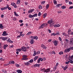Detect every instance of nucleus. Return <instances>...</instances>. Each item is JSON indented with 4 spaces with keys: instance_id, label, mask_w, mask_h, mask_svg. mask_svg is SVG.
Wrapping results in <instances>:
<instances>
[{
    "instance_id": "nucleus-1",
    "label": "nucleus",
    "mask_w": 73,
    "mask_h": 73,
    "mask_svg": "<svg viewBox=\"0 0 73 73\" xmlns=\"http://www.w3.org/2000/svg\"><path fill=\"white\" fill-rule=\"evenodd\" d=\"M50 70L49 68L45 70V68H43L41 69V71H42V72H44V73L46 72V73H48V72H50Z\"/></svg>"
},
{
    "instance_id": "nucleus-2",
    "label": "nucleus",
    "mask_w": 73,
    "mask_h": 73,
    "mask_svg": "<svg viewBox=\"0 0 73 73\" xmlns=\"http://www.w3.org/2000/svg\"><path fill=\"white\" fill-rule=\"evenodd\" d=\"M22 57L23 58L22 59V60H27L28 59L27 58L28 56L26 55H23Z\"/></svg>"
},
{
    "instance_id": "nucleus-3",
    "label": "nucleus",
    "mask_w": 73,
    "mask_h": 73,
    "mask_svg": "<svg viewBox=\"0 0 73 73\" xmlns=\"http://www.w3.org/2000/svg\"><path fill=\"white\" fill-rule=\"evenodd\" d=\"M21 50H22L23 51L25 52V51H27V48L24 46L22 47L21 48Z\"/></svg>"
},
{
    "instance_id": "nucleus-4",
    "label": "nucleus",
    "mask_w": 73,
    "mask_h": 73,
    "mask_svg": "<svg viewBox=\"0 0 73 73\" xmlns=\"http://www.w3.org/2000/svg\"><path fill=\"white\" fill-rule=\"evenodd\" d=\"M53 43L54 44L55 46H57L58 44V42L56 40L53 41Z\"/></svg>"
},
{
    "instance_id": "nucleus-5",
    "label": "nucleus",
    "mask_w": 73,
    "mask_h": 73,
    "mask_svg": "<svg viewBox=\"0 0 73 73\" xmlns=\"http://www.w3.org/2000/svg\"><path fill=\"white\" fill-rule=\"evenodd\" d=\"M7 8H8V5H7L6 7H5L4 8H1V9L2 11H3V10H4V9H7Z\"/></svg>"
},
{
    "instance_id": "nucleus-6",
    "label": "nucleus",
    "mask_w": 73,
    "mask_h": 73,
    "mask_svg": "<svg viewBox=\"0 0 73 73\" xmlns=\"http://www.w3.org/2000/svg\"><path fill=\"white\" fill-rule=\"evenodd\" d=\"M41 64H36L34 65V66H37V67H40V66Z\"/></svg>"
},
{
    "instance_id": "nucleus-7",
    "label": "nucleus",
    "mask_w": 73,
    "mask_h": 73,
    "mask_svg": "<svg viewBox=\"0 0 73 73\" xmlns=\"http://www.w3.org/2000/svg\"><path fill=\"white\" fill-rule=\"evenodd\" d=\"M34 9H31L30 10H29L28 12L29 13H32L33 11H34Z\"/></svg>"
},
{
    "instance_id": "nucleus-8",
    "label": "nucleus",
    "mask_w": 73,
    "mask_h": 73,
    "mask_svg": "<svg viewBox=\"0 0 73 73\" xmlns=\"http://www.w3.org/2000/svg\"><path fill=\"white\" fill-rule=\"evenodd\" d=\"M0 39H2V40L5 41V40H7V38L1 37H0Z\"/></svg>"
},
{
    "instance_id": "nucleus-9",
    "label": "nucleus",
    "mask_w": 73,
    "mask_h": 73,
    "mask_svg": "<svg viewBox=\"0 0 73 73\" xmlns=\"http://www.w3.org/2000/svg\"><path fill=\"white\" fill-rule=\"evenodd\" d=\"M8 44H6L4 45L3 46V48L4 49H6L7 47H8Z\"/></svg>"
},
{
    "instance_id": "nucleus-10",
    "label": "nucleus",
    "mask_w": 73,
    "mask_h": 73,
    "mask_svg": "<svg viewBox=\"0 0 73 73\" xmlns=\"http://www.w3.org/2000/svg\"><path fill=\"white\" fill-rule=\"evenodd\" d=\"M41 47H42V48L43 49H46V47L45 45L44 44H42L41 45Z\"/></svg>"
},
{
    "instance_id": "nucleus-11",
    "label": "nucleus",
    "mask_w": 73,
    "mask_h": 73,
    "mask_svg": "<svg viewBox=\"0 0 73 73\" xmlns=\"http://www.w3.org/2000/svg\"><path fill=\"white\" fill-rule=\"evenodd\" d=\"M48 25V23H43L41 25V26L42 27H45L46 25Z\"/></svg>"
},
{
    "instance_id": "nucleus-12",
    "label": "nucleus",
    "mask_w": 73,
    "mask_h": 73,
    "mask_svg": "<svg viewBox=\"0 0 73 73\" xmlns=\"http://www.w3.org/2000/svg\"><path fill=\"white\" fill-rule=\"evenodd\" d=\"M17 73H22V72H23L22 71H21V70H18L17 71Z\"/></svg>"
},
{
    "instance_id": "nucleus-13",
    "label": "nucleus",
    "mask_w": 73,
    "mask_h": 73,
    "mask_svg": "<svg viewBox=\"0 0 73 73\" xmlns=\"http://www.w3.org/2000/svg\"><path fill=\"white\" fill-rule=\"evenodd\" d=\"M68 60L69 61H72L73 60V59H72V57L70 56L68 57Z\"/></svg>"
},
{
    "instance_id": "nucleus-14",
    "label": "nucleus",
    "mask_w": 73,
    "mask_h": 73,
    "mask_svg": "<svg viewBox=\"0 0 73 73\" xmlns=\"http://www.w3.org/2000/svg\"><path fill=\"white\" fill-rule=\"evenodd\" d=\"M33 41H34L33 40V39H31L30 42L31 44H33Z\"/></svg>"
},
{
    "instance_id": "nucleus-15",
    "label": "nucleus",
    "mask_w": 73,
    "mask_h": 73,
    "mask_svg": "<svg viewBox=\"0 0 73 73\" xmlns=\"http://www.w3.org/2000/svg\"><path fill=\"white\" fill-rule=\"evenodd\" d=\"M7 41H9L10 43H13V41H12L11 40L10 38H9L8 40H7Z\"/></svg>"
},
{
    "instance_id": "nucleus-16",
    "label": "nucleus",
    "mask_w": 73,
    "mask_h": 73,
    "mask_svg": "<svg viewBox=\"0 0 73 73\" xmlns=\"http://www.w3.org/2000/svg\"><path fill=\"white\" fill-rule=\"evenodd\" d=\"M3 28H4V27H3V25L2 24H0V29H3Z\"/></svg>"
},
{
    "instance_id": "nucleus-17",
    "label": "nucleus",
    "mask_w": 73,
    "mask_h": 73,
    "mask_svg": "<svg viewBox=\"0 0 73 73\" xmlns=\"http://www.w3.org/2000/svg\"><path fill=\"white\" fill-rule=\"evenodd\" d=\"M38 58V56H35L34 58V61H36Z\"/></svg>"
},
{
    "instance_id": "nucleus-18",
    "label": "nucleus",
    "mask_w": 73,
    "mask_h": 73,
    "mask_svg": "<svg viewBox=\"0 0 73 73\" xmlns=\"http://www.w3.org/2000/svg\"><path fill=\"white\" fill-rule=\"evenodd\" d=\"M46 15H47L46 13H44L43 16V18H45L46 16Z\"/></svg>"
},
{
    "instance_id": "nucleus-19",
    "label": "nucleus",
    "mask_w": 73,
    "mask_h": 73,
    "mask_svg": "<svg viewBox=\"0 0 73 73\" xmlns=\"http://www.w3.org/2000/svg\"><path fill=\"white\" fill-rule=\"evenodd\" d=\"M48 24H51L53 23V21L51 20V21H48Z\"/></svg>"
},
{
    "instance_id": "nucleus-20",
    "label": "nucleus",
    "mask_w": 73,
    "mask_h": 73,
    "mask_svg": "<svg viewBox=\"0 0 73 73\" xmlns=\"http://www.w3.org/2000/svg\"><path fill=\"white\" fill-rule=\"evenodd\" d=\"M14 13L15 16H19V15L17 13H16V12L15 11L14 12Z\"/></svg>"
},
{
    "instance_id": "nucleus-21",
    "label": "nucleus",
    "mask_w": 73,
    "mask_h": 73,
    "mask_svg": "<svg viewBox=\"0 0 73 73\" xmlns=\"http://www.w3.org/2000/svg\"><path fill=\"white\" fill-rule=\"evenodd\" d=\"M30 63L28 62H27V63H25V65H29Z\"/></svg>"
},
{
    "instance_id": "nucleus-22",
    "label": "nucleus",
    "mask_w": 73,
    "mask_h": 73,
    "mask_svg": "<svg viewBox=\"0 0 73 73\" xmlns=\"http://www.w3.org/2000/svg\"><path fill=\"white\" fill-rule=\"evenodd\" d=\"M59 54L60 55H61V54H64V53L63 51H60L59 53Z\"/></svg>"
},
{
    "instance_id": "nucleus-23",
    "label": "nucleus",
    "mask_w": 73,
    "mask_h": 73,
    "mask_svg": "<svg viewBox=\"0 0 73 73\" xmlns=\"http://www.w3.org/2000/svg\"><path fill=\"white\" fill-rule=\"evenodd\" d=\"M57 66H55V67H54V68H53V71H55V70H56L57 69Z\"/></svg>"
},
{
    "instance_id": "nucleus-24",
    "label": "nucleus",
    "mask_w": 73,
    "mask_h": 73,
    "mask_svg": "<svg viewBox=\"0 0 73 73\" xmlns=\"http://www.w3.org/2000/svg\"><path fill=\"white\" fill-rule=\"evenodd\" d=\"M16 51H18V52H21V49L20 48H18L16 49Z\"/></svg>"
},
{
    "instance_id": "nucleus-25",
    "label": "nucleus",
    "mask_w": 73,
    "mask_h": 73,
    "mask_svg": "<svg viewBox=\"0 0 73 73\" xmlns=\"http://www.w3.org/2000/svg\"><path fill=\"white\" fill-rule=\"evenodd\" d=\"M67 68H68V66H65V67H64V70H66V69H67Z\"/></svg>"
},
{
    "instance_id": "nucleus-26",
    "label": "nucleus",
    "mask_w": 73,
    "mask_h": 73,
    "mask_svg": "<svg viewBox=\"0 0 73 73\" xmlns=\"http://www.w3.org/2000/svg\"><path fill=\"white\" fill-rule=\"evenodd\" d=\"M66 49H67V52H70V50H71L70 48H68Z\"/></svg>"
},
{
    "instance_id": "nucleus-27",
    "label": "nucleus",
    "mask_w": 73,
    "mask_h": 73,
    "mask_svg": "<svg viewBox=\"0 0 73 73\" xmlns=\"http://www.w3.org/2000/svg\"><path fill=\"white\" fill-rule=\"evenodd\" d=\"M36 55V51H35L34 52V54H33V56H35Z\"/></svg>"
},
{
    "instance_id": "nucleus-28",
    "label": "nucleus",
    "mask_w": 73,
    "mask_h": 73,
    "mask_svg": "<svg viewBox=\"0 0 73 73\" xmlns=\"http://www.w3.org/2000/svg\"><path fill=\"white\" fill-rule=\"evenodd\" d=\"M61 7L62 9H65V8H66V6H61Z\"/></svg>"
},
{
    "instance_id": "nucleus-29",
    "label": "nucleus",
    "mask_w": 73,
    "mask_h": 73,
    "mask_svg": "<svg viewBox=\"0 0 73 73\" xmlns=\"http://www.w3.org/2000/svg\"><path fill=\"white\" fill-rule=\"evenodd\" d=\"M5 33H6V31L3 32V34H2V36H5Z\"/></svg>"
},
{
    "instance_id": "nucleus-30",
    "label": "nucleus",
    "mask_w": 73,
    "mask_h": 73,
    "mask_svg": "<svg viewBox=\"0 0 73 73\" xmlns=\"http://www.w3.org/2000/svg\"><path fill=\"white\" fill-rule=\"evenodd\" d=\"M33 17H37V14L35 13L34 15H33Z\"/></svg>"
},
{
    "instance_id": "nucleus-31",
    "label": "nucleus",
    "mask_w": 73,
    "mask_h": 73,
    "mask_svg": "<svg viewBox=\"0 0 73 73\" xmlns=\"http://www.w3.org/2000/svg\"><path fill=\"white\" fill-rule=\"evenodd\" d=\"M29 17L30 18H32L33 17V15H32L31 14H30L29 15Z\"/></svg>"
},
{
    "instance_id": "nucleus-32",
    "label": "nucleus",
    "mask_w": 73,
    "mask_h": 73,
    "mask_svg": "<svg viewBox=\"0 0 73 73\" xmlns=\"http://www.w3.org/2000/svg\"><path fill=\"white\" fill-rule=\"evenodd\" d=\"M41 60V58H39L37 61V63H40V60Z\"/></svg>"
},
{
    "instance_id": "nucleus-33",
    "label": "nucleus",
    "mask_w": 73,
    "mask_h": 73,
    "mask_svg": "<svg viewBox=\"0 0 73 73\" xmlns=\"http://www.w3.org/2000/svg\"><path fill=\"white\" fill-rule=\"evenodd\" d=\"M2 72L3 73H7V71H5V70H3Z\"/></svg>"
},
{
    "instance_id": "nucleus-34",
    "label": "nucleus",
    "mask_w": 73,
    "mask_h": 73,
    "mask_svg": "<svg viewBox=\"0 0 73 73\" xmlns=\"http://www.w3.org/2000/svg\"><path fill=\"white\" fill-rule=\"evenodd\" d=\"M7 5V8H8L9 10H11V8L9 7V5Z\"/></svg>"
},
{
    "instance_id": "nucleus-35",
    "label": "nucleus",
    "mask_w": 73,
    "mask_h": 73,
    "mask_svg": "<svg viewBox=\"0 0 73 73\" xmlns=\"http://www.w3.org/2000/svg\"><path fill=\"white\" fill-rule=\"evenodd\" d=\"M33 62V59H31L29 61V62L31 63H32V62Z\"/></svg>"
},
{
    "instance_id": "nucleus-36",
    "label": "nucleus",
    "mask_w": 73,
    "mask_h": 73,
    "mask_svg": "<svg viewBox=\"0 0 73 73\" xmlns=\"http://www.w3.org/2000/svg\"><path fill=\"white\" fill-rule=\"evenodd\" d=\"M53 24H54V23H52L51 24H50V27H53Z\"/></svg>"
},
{
    "instance_id": "nucleus-37",
    "label": "nucleus",
    "mask_w": 73,
    "mask_h": 73,
    "mask_svg": "<svg viewBox=\"0 0 73 73\" xmlns=\"http://www.w3.org/2000/svg\"><path fill=\"white\" fill-rule=\"evenodd\" d=\"M31 32H29L27 34V35L28 36V35H31Z\"/></svg>"
},
{
    "instance_id": "nucleus-38",
    "label": "nucleus",
    "mask_w": 73,
    "mask_h": 73,
    "mask_svg": "<svg viewBox=\"0 0 73 73\" xmlns=\"http://www.w3.org/2000/svg\"><path fill=\"white\" fill-rule=\"evenodd\" d=\"M33 39H36V40H37L38 39V37L37 36H34V38H33Z\"/></svg>"
},
{
    "instance_id": "nucleus-39",
    "label": "nucleus",
    "mask_w": 73,
    "mask_h": 73,
    "mask_svg": "<svg viewBox=\"0 0 73 73\" xmlns=\"http://www.w3.org/2000/svg\"><path fill=\"white\" fill-rule=\"evenodd\" d=\"M15 65L17 67H19V66H20V65L19 64H15Z\"/></svg>"
},
{
    "instance_id": "nucleus-40",
    "label": "nucleus",
    "mask_w": 73,
    "mask_h": 73,
    "mask_svg": "<svg viewBox=\"0 0 73 73\" xmlns=\"http://www.w3.org/2000/svg\"><path fill=\"white\" fill-rule=\"evenodd\" d=\"M61 5H62V4H58L57 5V6L58 7H60Z\"/></svg>"
},
{
    "instance_id": "nucleus-41",
    "label": "nucleus",
    "mask_w": 73,
    "mask_h": 73,
    "mask_svg": "<svg viewBox=\"0 0 73 73\" xmlns=\"http://www.w3.org/2000/svg\"><path fill=\"white\" fill-rule=\"evenodd\" d=\"M49 5L47 4L46 6V8L47 9H48L49 8Z\"/></svg>"
},
{
    "instance_id": "nucleus-42",
    "label": "nucleus",
    "mask_w": 73,
    "mask_h": 73,
    "mask_svg": "<svg viewBox=\"0 0 73 73\" xmlns=\"http://www.w3.org/2000/svg\"><path fill=\"white\" fill-rule=\"evenodd\" d=\"M70 43L71 45H73V41H70Z\"/></svg>"
},
{
    "instance_id": "nucleus-43",
    "label": "nucleus",
    "mask_w": 73,
    "mask_h": 73,
    "mask_svg": "<svg viewBox=\"0 0 73 73\" xmlns=\"http://www.w3.org/2000/svg\"><path fill=\"white\" fill-rule=\"evenodd\" d=\"M41 15V12H40L38 13V16H40Z\"/></svg>"
},
{
    "instance_id": "nucleus-44",
    "label": "nucleus",
    "mask_w": 73,
    "mask_h": 73,
    "mask_svg": "<svg viewBox=\"0 0 73 73\" xmlns=\"http://www.w3.org/2000/svg\"><path fill=\"white\" fill-rule=\"evenodd\" d=\"M58 13H62V11H58Z\"/></svg>"
},
{
    "instance_id": "nucleus-45",
    "label": "nucleus",
    "mask_w": 73,
    "mask_h": 73,
    "mask_svg": "<svg viewBox=\"0 0 73 73\" xmlns=\"http://www.w3.org/2000/svg\"><path fill=\"white\" fill-rule=\"evenodd\" d=\"M42 9V6H41V5H40L39 6V9Z\"/></svg>"
},
{
    "instance_id": "nucleus-46",
    "label": "nucleus",
    "mask_w": 73,
    "mask_h": 73,
    "mask_svg": "<svg viewBox=\"0 0 73 73\" xmlns=\"http://www.w3.org/2000/svg\"><path fill=\"white\" fill-rule=\"evenodd\" d=\"M17 4H20V0H18L17 2Z\"/></svg>"
},
{
    "instance_id": "nucleus-47",
    "label": "nucleus",
    "mask_w": 73,
    "mask_h": 73,
    "mask_svg": "<svg viewBox=\"0 0 73 73\" xmlns=\"http://www.w3.org/2000/svg\"><path fill=\"white\" fill-rule=\"evenodd\" d=\"M15 3H12V2H11V5H12L13 6H14V5H15Z\"/></svg>"
},
{
    "instance_id": "nucleus-48",
    "label": "nucleus",
    "mask_w": 73,
    "mask_h": 73,
    "mask_svg": "<svg viewBox=\"0 0 73 73\" xmlns=\"http://www.w3.org/2000/svg\"><path fill=\"white\" fill-rule=\"evenodd\" d=\"M69 61H68V62H66L65 63V64L68 65V64H69Z\"/></svg>"
},
{
    "instance_id": "nucleus-49",
    "label": "nucleus",
    "mask_w": 73,
    "mask_h": 73,
    "mask_svg": "<svg viewBox=\"0 0 73 73\" xmlns=\"http://www.w3.org/2000/svg\"><path fill=\"white\" fill-rule=\"evenodd\" d=\"M14 7L15 8H16V7H17V6L16 5V4H14Z\"/></svg>"
},
{
    "instance_id": "nucleus-50",
    "label": "nucleus",
    "mask_w": 73,
    "mask_h": 73,
    "mask_svg": "<svg viewBox=\"0 0 73 73\" xmlns=\"http://www.w3.org/2000/svg\"><path fill=\"white\" fill-rule=\"evenodd\" d=\"M54 4H57V1L55 0L54 1Z\"/></svg>"
},
{
    "instance_id": "nucleus-51",
    "label": "nucleus",
    "mask_w": 73,
    "mask_h": 73,
    "mask_svg": "<svg viewBox=\"0 0 73 73\" xmlns=\"http://www.w3.org/2000/svg\"><path fill=\"white\" fill-rule=\"evenodd\" d=\"M51 35H52V36H56V33H53L51 34Z\"/></svg>"
},
{
    "instance_id": "nucleus-52",
    "label": "nucleus",
    "mask_w": 73,
    "mask_h": 73,
    "mask_svg": "<svg viewBox=\"0 0 73 73\" xmlns=\"http://www.w3.org/2000/svg\"><path fill=\"white\" fill-rule=\"evenodd\" d=\"M69 4H70V5L71 4H73V3L70 2V1L69 2Z\"/></svg>"
},
{
    "instance_id": "nucleus-53",
    "label": "nucleus",
    "mask_w": 73,
    "mask_h": 73,
    "mask_svg": "<svg viewBox=\"0 0 73 73\" xmlns=\"http://www.w3.org/2000/svg\"><path fill=\"white\" fill-rule=\"evenodd\" d=\"M11 61V64H15V62H14V61Z\"/></svg>"
},
{
    "instance_id": "nucleus-54",
    "label": "nucleus",
    "mask_w": 73,
    "mask_h": 73,
    "mask_svg": "<svg viewBox=\"0 0 73 73\" xmlns=\"http://www.w3.org/2000/svg\"><path fill=\"white\" fill-rule=\"evenodd\" d=\"M69 62L71 63V64H73V61L72 60H70Z\"/></svg>"
},
{
    "instance_id": "nucleus-55",
    "label": "nucleus",
    "mask_w": 73,
    "mask_h": 73,
    "mask_svg": "<svg viewBox=\"0 0 73 73\" xmlns=\"http://www.w3.org/2000/svg\"><path fill=\"white\" fill-rule=\"evenodd\" d=\"M44 28V27H43V26H42L41 25V26H40V27H39V29H40V28Z\"/></svg>"
},
{
    "instance_id": "nucleus-56",
    "label": "nucleus",
    "mask_w": 73,
    "mask_h": 73,
    "mask_svg": "<svg viewBox=\"0 0 73 73\" xmlns=\"http://www.w3.org/2000/svg\"><path fill=\"white\" fill-rule=\"evenodd\" d=\"M52 53H53V54H56V52H55L54 51H52Z\"/></svg>"
},
{
    "instance_id": "nucleus-57",
    "label": "nucleus",
    "mask_w": 73,
    "mask_h": 73,
    "mask_svg": "<svg viewBox=\"0 0 73 73\" xmlns=\"http://www.w3.org/2000/svg\"><path fill=\"white\" fill-rule=\"evenodd\" d=\"M59 40L60 41H62V39H61V38L60 37H59Z\"/></svg>"
},
{
    "instance_id": "nucleus-58",
    "label": "nucleus",
    "mask_w": 73,
    "mask_h": 73,
    "mask_svg": "<svg viewBox=\"0 0 73 73\" xmlns=\"http://www.w3.org/2000/svg\"><path fill=\"white\" fill-rule=\"evenodd\" d=\"M72 8H73V6H70L69 8L70 9H72Z\"/></svg>"
},
{
    "instance_id": "nucleus-59",
    "label": "nucleus",
    "mask_w": 73,
    "mask_h": 73,
    "mask_svg": "<svg viewBox=\"0 0 73 73\" xmlns=\"http://www.w3.org/2000/svg\"><path fill=\"white\" fill-rule=\"evenodd\" d=\"M70 41H73V38H71L70 39Z\"/></svg>"
},
{
    "instance_id": "nucleus-60",
    "label": "nucleus",
    "mask_w": 73,
    "mask_h": 73,
    "mask_svg": "<svg viewBox=\"0 0 73 73\" xmlns=\"http://www.w3.org/2000/svg\"><path fill=\"white\" fill-rule=\"evenodd\" d=\"M65 41H66L67 42H69V40H68L67 39H65Z\"/></svg>"
},
{
    "instance_id": "nucleus-61",
    "label": "nucleus",
    "mask_w": 73,
    "mask_h": 73,
    "mask_svg": "<svg viewBox=\"0 0 73 73\" xmlns=\"http://www.w3.org/2000/svg\"><path fill=\"white\" fill-rule=\"evenodd\" d=\"M23 20H20L19 21V22L21 23H23Z\"/></svg>"
},
{
    "instance_id": "nucleus-62",
    "label": "nucleus",
    "mask_w": 73,
    "mask_h": 73,
    "mask_svg": "<svg viewBox=\"0 0 73 73\" xmlns=\"http://www.w3.org/2000/svg\"><path fill=\"white\" fill-rule=\"evenodd\" d=\"M64 52L65 53H67V52H68V51H67V50L66 49H65L64 50Z\"/></svg>"
},
{
    "instance_id": "nucleus-63",
    "label": "nucleus",
    "mask_w": 73,
    "mask_h": 73,
    "mask_svg": "<svg viewBox=\"0 0 73 73\" xmlns=\"http://www.w3.org/2000/svg\"><path fill=\"white\" fill-rule=\"evenodd\" d=\"M54 27H55V28H57V25H54Z\"/></svg>"
},
{
    "instance_id": "nucleus-64",
    "label": "nucleus",
    "mask_w": 73,
    "mask_h": 73,
    "mask_svg": "<svg viewBox=\"0 0 73 73\" xmlns=\"http://www.w3.org/2000/svg\"><path fill=\"white\" fill-rule=\"evenodd\" d=\"M70 49L71 50H71H73V47H70Z\"/></svg>"
}]
</instances>
